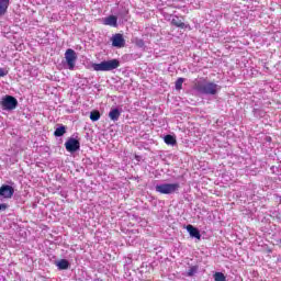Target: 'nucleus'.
Segmentation results:
<instances>
[{
	"label": "nucleus",
	"mask_w": 281,
	"mask_h": 281,
	"mask_svg": "<svg viewBox=\"0 0 281 281\" xmlns=\"http://www.w3.org/2000/svg\"><path fill=\"white\" fill-rule=\"evenodd\" d=\"M179 188H181V184L178 182L159 183L155 186V191L159 194H176V192H179Z\"/></svg>",
	"instance_id": "3"
},
{
	"label": "nucleus",
	"mask_w": 281,
	"mask_h": 281,
	"mask_svg": "<svg viewBox=\"0 0 281 281\" xmlns=\"http://www.w3.org/2000/svg\"><path fill=\"white\" fill-rule=\"evenodd\" d=\"M171 25H175L176 27H180V30H186V27H188V25H186V23H183V20L180 19L179 16L175 15L171 20Z\"/></svg>",
	"instance_id": "11"
},
{
	"label": "nucleus",
	"mask_w": 281,
	"mask_h": 281,
	"mask_svg": "<svg viewBox=\"0 0 281 281\" xmlns=\"http://www.w3.org/2000/svg\"><path fill=\"white\" fill-rule=\"evenodd\" d=\"M0 196H2V199H12V196H14V188L10 184H3L0 188Z\"/></svg>",
	"instance_id": "8"
},
{
	"label": "nucleus",
	"mask_w": 281,
	"mask_h": 281,
	"mask_svg": "<svg viewBox=\"0 0 281 281\" xmlns=\"http://www.w3.org/2000/svg\"><path fill=\"white\" fill-rule=\"evenodd\" d=\"M66 69L74 71L76 69V60H78V54L76 50L68 48L65 53Z\"/></svg>",
	"instance_id": "4"
},
{
	"label": "nucleus",
	"mask_w": 281,
	"mask_h": 281,
	"mask_svg": "<svg viewBox=\"0 0 281 281\" xmlns=\"http://www.w3.org/2000/svg\"><path fill=\"white\" fill-rule=\"evenodd\" d=\"M103 25H110V27H117V16L110 15L103 19Z\"/></svg>",
	"instance_id": "10"
},
{
	"label": "nucleus",
	"mask_w": 281,
	"mask_h": 281,
	"mask_svg": "<svg viewBox=\"0 0 281 281\" xmlns=\"http://www.w3.org/2000/svg\"><path fill=\"white\" fill-rule=\"evenodd\" d=\"M67 133V127L65 125H60L54 132L55 137H63Z\"/></svg>",
	"instance_id": "16"
},
{
	"label": "nucleus",
	"mask_w": 281,
	"mask_h": 281,
	"mask_svg": "<svg viewBox=\"0 0 281 281\" xmlns=\"http://www.w3.org/2000/svg\"><path fill=\"white\" fill-rule=\"evenodd\" d=\"M7 75L8 70H5L4 68H0V78H5Z\"/></svg>",
	"instance_id": "21"
},
{
	"label": "nucleus",
	"mask_w": 281,
	"mask_h": 281,
	"mask_svg": "<svg viewBox=\"0 0 281 281\" xmlns=\"http://www.w3.org/2000/svg\"><path fill=\"white\" fill-rule=\"evenodd\" d=\"M0 211H1V204H0Z\"/></svg>",
	"instance_id": "22"
},
{
	"label": "nucleus",
	"mask_w": 281,
	"mask_h": 281,
	"mask_svg": "<svg viewBox=\"0 0 281 281\" xmlns=\"http://www.w3.org/2000/svg\"><path fill=\"white\" fill-rule=\"evenodd\" d=\"M194 89L202 95H216L221 91V86L202 77L194 80Z\"/></svg>",
	"instance_id": "1"
},
{
	"label": "nucleus",
	"mask_w": 281,
	"mask_h": 281,
	"mask_svg": "<svg viewBox=\"0 0 281 281\" xmlns=\"http://www.w3.org/2000/svg\"><path fill=\"white\" fill-rule=\"evenodd\" d=\"M187 232L191 236V238H196L198 240H201V232L199 228L194 227L193 225L189 224L187 226Z\"/></svg>",
	"instance_id": "9"
},
{
	"label": "nucleus",
	"mask_w": 281,
	"mask_h": 281,
	"mask_svg": "<svg viewBox=\"0 0 281 281\" xmlns=\"http://www.w3.org/2000/svg\"><path fill=\"white\" fill-rule=\"evenodd\" d=\"M56 267H58L60 271L69 269V261L67 259H61L56 262Z\"/></svg>",
	"instance_id": "15"
},
{
	"label": "nucleus",
	"mask_w": 281,
	"mask_h": 281,
	"mask_svg": "<svg viewBox=\"0 0 281 281\" xmlns=\"http://www.w3.org/2000/svg\"><path fill=\"white\" fill-rule=\"evenodd\" d=\"M65 148L68 153H77V150H80V140L70 137L65 143Z\"/></svg>",
	"instance_id": "6"
},
{
	"label": "nucleus",
	"mask_w": 281,
	"mask_h": 281,
	"mask_svg": "<svg viewBox=\"0 0 281 281\" xmlns=\"http://www.w3.org/2000/svg\"><path fill=\"white\" fill-rule=\"evenodd\" d=\"M112 47H116L117 49H122L124 45H126V40H124V35L116 33L111 37Z\"/></svg>",
	"instance_id": "7"
},
{
	"label": "nucleus",
	"mask_w": 281,
	"mask_h": 281,
	"mask_svg": "<svg viewBox=\"0 0 281 281\" xmlns=\"http://www.w3.org/2000/svg\"><path fill=\"white\" fill-rule=\"evenodd\" d=\"M10 8V0H0V16H3Z\"/></svg>",
	"instance_id": "13"
},
{
	"label": "nucleus",
	"mask_w": 281,
	"mask_h": 281,
	"mask_svg": "<svg viewBox=\"0 0 281 281\" xmlns=\"http://www.w3.org/2000/svg\"><path fill=\"white\" fill-rule=\"evenodd\" d=\"M183 82H186V78H178L176 80V91H181L183 89Z\"/></svg>",
	"instance_id": "17"
},
{
	"label": "nucleus",
	"mask_w": 281,
	"mask_h": 281,
	"mask_svg": "<svg viewBox=\"0 0 281 281\" xmlns=\"http://www.w3.org/2000/svg\"><path fill=\"white\" fill-rule=\"evenodd\" d=\"M90 120L92 122H98L100 120V112L99 111H93L90 113Z\"/></svg>",
	"instance_id": "18"
},
{
	"label": "nucleus",
	"mask_w": 281,
	"mask_h": 281,
	"mask_svg": "<svg viewBox=\"0 0 281 281\" xmlns=\"http://www.w3.org/2000/svg\"><path fill=\"white\" fill-rule=\"evenodd\" d=\"M196 271H199V268H198L196 266H193V267H191V268L188 270L187 276H188L189 278H192V276H194V273H196Z\"/></svg>",
	"instance_id": "20"
},
{
	"label": "nucleus",
	"mask_w": 281,
	"mask_h": 281,
	"mask_svg": "<svg viewBox=\"0 0 281 281\" xmlns=\"http://www.w3.org/2000/svg\"><path fill=\"white\" fill-rule=\"evenodd\" d=\"M120 67L119 59L103 60L99 64H92L93 71H113Z\"/></svg>",
	"instance_id": "2"
},
{
	"label": "nucleus",
	"mask_w": 281,
	"mask_h": 281,
	"mask_svg": "<svg viewBox=\"0 0 281 281\" xmlns=\"http://www.w3.org/2000/svg\"><path fill=\"white\" fill-rule=\"evenodd\" d=\"M214 280L215 281H226L227 279L223 272H216L214 274Z\"/></svg>",
	"instance_id": "19"
},
{
	"label": "nucleus",
	"mask_w": 281,
	"mask_h": 281,
	"mask_svg": "<svg viewBox=\"0 0 281 281\" xmlns=\"http://www.w3.org/2000/svg\"><path fill=\"white\" fill-rule=\"evenodd\" d=\"M3 111H14L19 106V100L12 95H4L1 100Z\"/></svg>",
	"instance_id": "5"
},
{
	"label": "nucleus",
	"mask_w": 281,
	"mask_h": 281,
	"mask_svg": "<svg viewBox=\"0 0 281 281\" xmlns=\"http://www.w3.org/2000/svg\"><path fill=\"white\" fill-rule=\"evenodd\" d=\"M120 115H122V111L117 108H114L109 112V117L112 122H117V120H120Z\"/></svg>",
	"instance_id": "12"
},
{
	"label": "nucleus",
	"mask_w": 281,
	"mask_h": 281,
	"mask_svg": "<svg viewBox=\"0 0 281 281\" xmlns=\"http://www.w3.org/2000/svg\"><path fill=\"white\" fill-rule=\"evenodd\" d=\"M164 142L167 146H177V138L170 134L164 137Z\"/></svg>",
	"instance_id": "14"
}]
</instances>
